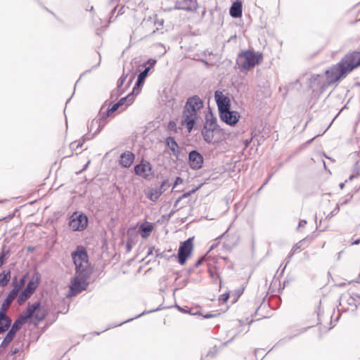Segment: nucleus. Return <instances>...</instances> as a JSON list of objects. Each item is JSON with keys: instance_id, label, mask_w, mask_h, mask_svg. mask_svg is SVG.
<instances>
[{"instance_id": "obj_1", "label": "nucleus", "mask_w": 360, "mask_h": 360, "mask_svg": "<svg viewBox=\"0 0 360 360\" xmlns=\"http://www.w3.org/2000/svg\"><path fill=\"white\" fill-rule=\"evenodd\" d=\"M360 67V51H352L344 56L335 65L331 66L323 75L326 83H323V88L341 80L354 69Z\"/></svg>"}, {"instance_id": "obj_2", "label": "nucleus", "mask_w": 360, "mask_h": 360, "mask_svg": "<svg viewBox=\"0 0 360 360\" xmlns=\"http://www.w3.org/2000/svg\"><path fill=\"white\" fill-rule=\"evenodd\" d=\"M202 108L203 102L199 96H193L187 99L181 117V124L187 129L188 132L195 127Z\"/></svg>"}, {"instance_id": "obj_3", "label": "nucleus", "mask_w": 360, "mask_h": 360, "mask_svg": "<svg viewBox=\"0 0 360 360\" xmlns=\"http://www.w3.org/2000/svg\"><path fill=\"white\" fill-rule=\"evenodd\" d=\"M360 305V292L349 290L341 295L339 298V304L337 307L338 316L335 321H338L340 315L346 312H354Z\"/></svg>"}, {"instance_id": "obj_4", "label": "nucleus", "mask_w": 360, "mask_h": 360, "mask_svg": "<svg viewBox=\"0 0 360 360\" xmlns=\"http://www.w3.org/2000/svg\"><path fill=\"white\" fill-rule=\"evenodd\" d=\"M262 58L260 53L251 50L243 51L238 55L236 64L240 70H249L257 65Z\"/></svg>"}, {"instance_id": "obj_5", "label": "nucleus", "mask_w": 360, "mask_h": 360, "mask_svg": "<svg viewBox=\"0 0 360 360\" xmlns=\"http://www.w3.org/2000/svg\"><path fill=\"white\" fill-rule=\"evenodd\" d=\"M201 134L204 141L210 144H217L229 139L231 134L224 129H202Z\"/></svg>"}, {"instance_id": "obj_6", "label": "nucleus", "mask_w": 360, "mask_h": 360, "mask_svg": "<svg viewBox=\"0 0 360 360\" xmlns=\"http://www.w3.org/2000/svg\"><path fill=\"white\" fill-rule=\"evenodd\" d=\"M72 257L75 265L76 271L89 272L87 267L88 255L83 246H78L75 252H72Z\"/></svg>"}, {"instance_id": "obj_7", "label": "nucleus", "mask_w": 360, "mask_h": 360, "mask_svg": "<svg viewBox=\"0 0 360 360\" xmlns=\"http://www.w3.org/2000/svg\"><path fill=\"white\" fill-rule=\"evenodd\" d=\"M89 275V272H84L82 271H76L75 276L71 282L70 290L74 295H77L82 291L86 290L88 282L87 279Z\"/></svg>"}, {"instance_id": "obj_8", "label": "nucleus", "mask_w": 360, "mask_h": 360, "mask_svg": "<svg viewBox=\"0 0 360 360\" xmlns=\"http://www.w3.org/2000/svg\"><path fill=\"white\" fill-rule=\"evenodd\" d=\"M87 225L88 218L84 214L75 212L70 217L69 226L72 231H82L86 229Z\"/></svg>"}, {"instance_id": "obj_9", "label": "nucleus", "mask_w": 360, "mask_h": 360, "mask_svg": "<svg viewBox=\"0 0 360 360\" xmlns=\"http://www.w3.org/2000/svg\"><path fill=\"white\" fill-rule=\"evenodd\" d=\"M193 250V239L188 238L183 242L178 252V260L180 264L184 265Z\"/></svg>"}, {"instance_id": "obj_10", "label": "nucleus", "mask_w": 360, "mask_h": 360, "mask_svg": "<svg viewBox=\"0 0 360 360\" xmlns=\"http://www.w3.org/2000/svg\"><path fill=\"white\" fill-rule=\"evenodd\" d=\"M219 114L220 119L226 124L234 126L239 120L240 115L238 112L231 110L230 108L225 110Z\"/></svg>"}, {"instance_id": "obj_11", "label": "nucleus", "mask_w": 360, "mask_h": 360, "mask_svg": "<svg viewBox=\"0 0 360 360\" xmlns=\"http://www.w3.org/2000/svg\"><path fill=\"white\" fill-rule=\"evenodd\" d=\"M152 166L150 162L142 160L141 163L134 167V172L136 175L144 179H148L151 174Z\"/></svg>"}, {"instance_id": "obj_12", "label": "nucleus", "mask_w": 360, "mask_h": 360, "mask_svg": "<svg viewBox=\"0 0 360 360\" xmlns=\"http://www.w3.org/2000/svg\"><path fill=\"white\" fill-rule=\"evenodd\" d=\"M188 163L191 169H199L203 164V157L197 150H192L188 155Z\"/></svg>"}, {"instance_id": "obj_13", "label": "nucleus", "mask_w": 360, "mask_h": 360, "mask_svg": "<svg viewBox=\"0 0 360 360\" xmlns=\"http://www.w3.org/2000/svg\"><path fill=\"white\" fill-rule=\"evenodd\" d=\"M216 103L217 104L219 113L230 108V99L224 96L221 91H217L214 94Z\"/></svg>"}, {"instance_id": "obj_14", "label": "nucleus", "mask_w": 360, "mask_h": 360, "mask_svg": "<svg viewBox=\"0 0 360 360\" xmlns=\"http://www.w3.org/2000/svg\"><path fill=\"white\" fill-rule=\"evenodd\" d=\"M105 124L106 120L103 117H101V115L99 114L98 117L94 119L90 124L88 125L89 132H93L94 135H96L100 132Z\"/></svg>"}, {"instance_id": "obj_15", "label": "nucleus", "mask_w": 360, "mask_h": 360, "mask_svg": "<svg viewBox=\"0 0 360 360\" xmlns=\"http://www.w3.org/2000/svg\"><path fill=\"white\" fill-rule=\"evenodd\" d=\"M323 83H326L323 75H313L309 79V86L314 91L320 89L321 92L325 91L327 88L322 86Z\"/></svg>"}, {"instance_id": "obj_16", "label": "nucleus", "mask_w": 360, "mask_h": 360, "mask_svg": "<svg viewBox=\"0 0 360 360\" xmlns=\"http://www.w3.org/2000/svg\"><path fill=\"white\" fill-rule=\"evenodd\" d=\"M39 306V302L33 304L28 303L27 308L20 314L19 317L26 323L29 319L34 316L36 309H37Z\"/></svg>"}, {"instance_id": "obj_17", "label": "nucleus", "mask_w": 360, "mask_h": 360, "mask_svg": "<svg viewBox=\"0 0 360 360\" xmlns=\"http://www.w3.org/2000/svg\"><path fill=\"white\" fill-rule=\"evenodd\" d=\"M41 281V275L39 272H34L31 279L28 281L26 287L24 288L31 295L34 293L35 290L39 285Z\"/></svg>"}, {"instance_id": "obj_18", "label": "nucleus", "mask_w": 360, "mask_h": 360, "mask_svg": "<svg viewBox=\"0 0 360 360\" xmlns=\"http://www.w3.org/2000/svg\"><path fill=\"white\" fill-rule=\"evenodd\" d=\"M202 129H221L217 124V118L213 115L212 112H208L205 115V122Z\"/></svg>"}, {"instance_id": "obj_19", "label": "nucleus", "mask_w": 360, "mask_h": 360, "mask_svg": "<svg viewBox=\"0 0 360 360\" xmlns=\"http://www.w3.org/2000/svg\"><path fill=\"white\" fill-rule=\"evenodd\" d=\"M230 15L234 18H238L242 16L243 13V5L240 0L235 1L229 10Z\"/></svg>"}, {"instance_id": "obj_20", "label": "nucleus", "mask_w": 360, "mask_h": 360, "mask_svg": "<svg viewBox=\"0 0 360 360\" xmlns=\"http://www.w3.org/2000/svg\"><path fill=\"white\" fill-rule=\"evenodd\" d=\"M134 160V155L131 152L124 153L120 156V164L125 168L129 167Z\"/></svg>"}, {"instance_id": "obj_21", "label": "nucleus", "mask_w": 360, "mask_h": 360, "mask_svg": "<svg viewBox=\"0 0 360 360\" xmlns=\"http://www.w3.org/2000/svg\"><path fill=\"white\" fill-rule=\"evenodd\" d=\"M165 143L172 151V154L176 157H178L180 153V150L179 147L174 139L172 136H169L166 139Z\"/></svg>"}, {"instance_id": "obj_22", "label": "nucleus", "mask_w": 360, "mask_h": 360, "mask_svg": "<svg viewBox=\"0 0 360 360\" xmlns=\"http://www.w3.org/2000/svg\"><path fill=\"white\" fill-rule=\"evenodd\" d=\"M127 77V75H123L118 79L117 89L114 90L112 92V97H113V96L118 97L120 95H121L124 91V89L122 88V86H123L124 83L125 82Z\"/></svg>"}, {"instance_id": "obj_23", "label": "nucleus", "mask_w": 360, "mask_h": 360, "mask_svg": "<svg viewBox=\"0 0 360 360\" xmlns=\"http://www.w3.org/2000/svg\"><path fill=\"white\" fill-rule=\"evenodd\" d=\"M162 193L163 190L161 188H153L147 192L146 195L151 201L156 202Z\"/></svg>"}, {"instance_id": "obj_24", "label": "nucleus", "mask_w": 360, "mask_h": 360, "mask_svg": "<svg viewBox=\"0 0 360 360\" xmlns=\"http://www.w3.org/2000/svg\"><path fill=\"white\" fill-rule=\"evenodd\" d=\"M11 273L10 270H4L0 274V286L5 287L11 280Z\"/></svg>"}, {"instance_id": "obj_25", "label": "nucleus", "mask_w": 360, "mask_h": 360, "mask_svg": "<svg viewBox=\"0 0 360 360\" xmlns=\"http://www.w3.org/2000/svg\"><path fill=\"white\" fill-rule=\"evenodd\" d=\"M134 94L133 92H131V93L129 94L127 96L120 98L117 103H120V107L125 105V107L124 108V109L126 107L131 105L134 102Z\"/></svg>"}, {"instance_id": "obj_26", "label": "nucleus", "mask_w": 360, "mask_h": 360, "mask_svg": "<svg viewBox=\"0 0 360 360\" xmlns=\"http://www.w3.org/2000/svg\"><path fill=\"white\" fill-rule=\"evenodd\" d=\"M94 136L95 135H94V134H85V135L83 136L82 141H79V142L75 141V142L71 143H70V148L72 150H75V149H77L79 148H82V146L83 145V143L84 141L93 139Z\"/></svg>"}, {"instance_id": "obj_27", "label": "nucleus", "mask_w": 360, "mask_h": 360, "mask_svg": "<svg viewBox=\"0 0 360 360\" xmlns=\"http://www.w3.org/2000/svg\"><path fill=\"white\" fill-rule=\"evenodd\" d=\"M25 283V276L20 279L18 282L16 281V278H15L13 281V288L11 290V292H15V294L18 295V292L22 288Z\"/></svg>"}, {"instance_id": "obj_28", "label": "nucleus", "mask_w": 360, "mask_h": 360, "mask_svg": "<svg viewBox=\"0 0 360 360\" xmlns=\"http://www.w3.org/2000/svg\"><path fill=\"white\" fill-rule=\"evenodd\" d=\"M119 108H120V103L117 102L115 104H113L111 107L106 109L105 112L103 111V108H101V110L100 112V115H101V117H103L105 120L107 117L112 112L116 111Z\"/></svg>"}, {"instance_id": "obj_29", "label": "nucleus", "mask_w": 360, "mask_h": 360, "mask_svg": "<svg viewBox=\"0 0 360 360\" xmlns=\"http://www.w3.org/2000/svg\"><path fill=\"white\" fill-rule=\"evenodd\" d=\"M16 333L14 332L12 330H9L6 335L5 336L4 339L3 340L1 347H7L10 342L13 340V338L15 337Z\"/></svg>"}, {"instance_id": "obj_30", "label": "nucleus", "mask_w": 360, "mask_h": 360, "mask_svg": "<svg viewBox=\"0 0 360 360\" xmlns=\"http://www.w3.org/2000/svg\"><path fill=\"white\" fill-rule=\"evenodd\" d=\"M46 311L45 309L41 307V305L36 309V311L34 314V318L37 321V322H40L43 321L46 317Z\"/></svg>"}, {"instance_id": "obj_31", "label": "nucleus", "mask_w": 360, "mask_h": 360, "mask_svg": "<svg viewBox=\"0 0 360 360\" xmlns=\"http://www.w3.org/2000/svg\"><path fill=\"white\" fill-rule=\"evenodd\" d=\"M16 296L17 295L15 294V292L10 291V292L8 293V295H7L6 299L4 300V302H3V304H2L1 307H4V308H6V309L7 310L8 307L13 302L14 299L16 297Z\"/></svg>"}, {"instance_id": "obj_32", "label": "nucleus", "mask_w": 360, "mask_h": 360, "mask_svg": "<svg viewBox=\"0 0 360 360\" xmlns=\"http://www.w3.org/2000/svg\"><path fill=\"white\" fill-rule=\"evenodd\" d=\"M154 23L155 25H157L160 27H162L164 24V20L163 19H157L154 22L152 20L151 18H149L148 19H144L141 22L142 27L148 26V25H151Z\"/></svg>"}, {"instance_id": "obj_33", "label": "nucleus", "mask_w": 360, "mask_h": 360, "mask_svg": "<svg viewBox=\"0 0 360 360\" xmlns=\"http://www.w3.org/2000/svg\"><path fill=\"white\" fill-rule=\"evenodd\" d=\"M150 71V68H145L144 70L141 72L139 75H138V79L136 83V86L141 85L148 76V72Z\"/></svg>"}, {"instance_id": "obj_34", "label": "nucleus", "mask_w": 360, "mask_h": 360, "mask_svg": "<svg viewBox=\"0 0 360 360\" xmlns=\"http://www.w3.org/2000/svg\"><path fill=\"white\" fill-rule=\"evenodd\" d=\"M24 323H25V322L18 316V318L15 321V322L13 323L10 329L17 333L21 328L22 326Z\"/></svg>"}, {"instance_id": "obj_35", "label": "nucleus", "mask_w": 360, "mask_h": 360, "mask_svg": "<svg viewBox=\"0 0 360 360\" xmlns=\"http://www.w3.org/2000/svg\"><path fill=\"white\" fill-rule=\"evenodd\" d=\"M31 295H32L30 292H28L27 290L24 289L18 295V302H19V304H22L28 298H30Z\"/></svg>"}, {"instance_id": "obj_36", "label": "nucleus", "mask_w": 360, "mask_h": 360, "mask_svg": "<svg viewBox=\"0 0 360 360\" xmlns=\"http://www.w3.org/2000/svg\"><path fill=\"white\" fill-rule=\"evenodd\" d=\"M141 230L143 232L142 236L143 238H146L150 234V233L152 231L153 225L151 224H148L146 226L141 225Z\"/></svg>"}, {"instance_id": "obj_37", "label": "nucleus", "mask_w": 360, "mask_h": 360, "mask_svg": "<svg viewBox=\"0 0 360 360\" xmlns=\"http://www.w3.org/2000/svg\"><path fill=\"white\" fill-rule=\"evenodd\" d=\"M6 309L4 307L0 308V322L7 321H8V322H11V319L6 314Z\"/></svg>"}, {"instance_id": "obj_38", "label": "nucleus", "mask_w": 360, "mask_h": 360, "mask_svg": "<svg viewBox=\"0 0 360 360\" xmlns=\"http://www.w3.org/2000/svg\"><path fill=\"white\" fill-rule=\"evenodd\" d=\"M11 325V322L7 321H1L0 322V334L6 332L8 330Z\"/></svg>"}, {"instance_id": "obj_39", "label": "nucleus", "mask_w": 360, "mask_h": 360, "mask_svg": "<svg viewBox=\"0 0 360 360\" xmlns=\"http://www.w3.org/2000/svg\"><path fill=\"white\" fill-rule=\"evenodd\" d=\"M4 248H3L2 251L0 254V267L4 264L6 261V256L9 254V250H5Z\"/></svg>"}, {"instance_id": "obj_40", "label": "nucleus", "mask_w": 360, "mask_h": 360, "mask_svg": "<svg viewBox=\"0 0 360 360\" xmlns=\"http://www.w3.org/2000/svg\"><path fill=\"white\" fill-rule=\"evenodd\" d=\"M186 2H176L174 6V9L176 10H190V8L186 6L185 4Z\"/></svg>"}, {"instance_id": "obj_41", "label": "nucleus", "mask_w": 360, "mask_h": 360, "mask_svg": "<svg viewBox=\"0 0 360 360\" xmlns=\"http://www.w3.org/2000/svg\"><path fill=\"white\" fill-rule=\"evenodd\" d=\"M158 309H155V310H151V311H143V312H142L141 314H140L137 315L136 317H134V318H131V319H128V320H127V321H123V322L120 323V324H118L117 326H121V325H122V324H123V323H127V322H129V321H131L134 320V319L139 318V317H141V316L144 315L145 314H147V313H149V312H151V311H157Z\"/></svg>"}, {"instance_id": "obj_42", "label": "nucleus", "mask_w": 360, "mask_h": 360, "mask_svg": "<svg viewBox=\"0 0 360 360\" xmlns=\"http://www.w3.org/2000/svg\"><path fill=\"white\" fill-rule=\"evenodd\" d=\"M191 192H187V193H185L184 194H182L181 196H179L177 200H176L175 203H174V207H176L177 205H178V203L184 198H188L190 195H191Z\"/></svg>"}, {"instance_id": "obj_43", "label": "nucleus", "mask_w": 360, "mask_h": 360, "mask_svg": "<svg viewBox=\"0 0 360 360\" xmlns=\"http://www.w3.org/2000/svg\"><path fill=\"white\" fill-rule=\"evenodd\" d=\"M243 289L238 288L236 290L233 294V296H234L233 302H236L238 297L243 294Z\"/></svg>"}, {"instance_id": "obj_44", "label": "nucleus", "mask_w": 360, "mask_h": 360, "mask_svg": "<svg viewBox=\"0 0 360 360\" xmlns=\"http://www.w3.org/2000/svg\"><path fill=\"white\" fill-rule=\"evenodd\" d=\"M156 63H157L156 59L150 58L146 62V63L144 65H148L149 66L147 67L146 68H150V70L151 68H153L154 67V65L156 64Z\"/></svg>"}, {"instance_id": "obj_45", "label": "nucleus", "mask_w": 360, "mask_h": 360, "mask_svg": "<svg viewBox=\"0 0 360 360\" xmlns=\"http://www.w3.org/2000/svg\"><path fill=\"white\" fill-rule=\"evenodd\" d=\"M229 297V293L225 292L219 297V300L220 302H226L228 300Z\"/></svg>"}, {"instance_id": "obj_46", "label": "nucleus", "mask_w": 360, "mask_h": 360, "mask_svg": "<svg viewBox=\"0 0 360 360\" xmlns=\"http://www.w3.org/2000/svg\"><path fill=\"white\" fill-rule=\"evenodd\" d=\"M302 240L300 241L299 243H296L293 247H292V249L291 250L292 252V255L295 252L297 251V250L300 249L301 248V243H302Z\"/></svg>"}, {"instance_id": "obj_47", "label": "nucleus", "mask_w": 360, "mask_h": 360, "mask_svg": "<svg viewBox=\"0 0 360 360\" xmlns=\"http://www.w3.org/2000/svg\"><path fill=\"white\" fill-rule=\"evenodd\" d=\"M182 183H183V179L179 176L176 177L174 181V185H173V188H174L177 185L182 184Z\"/></svg>"}, {"instance_id": "obj_48", "label": "nucleus", "mask_w": 360, "mask_h": 360, "mask_svg": "<svg viewBox=\"0 0 360 360\" xmlns=\"http://www.w3.org/2000/svg\"><path fill=\"white\" fill-rule=\"evenodd\" d=\"M273 176V174H270L269 175V176L266 178V181H264V183L262 185V186L259 188V191L262 190L264 186L265 185L270 181V179H271Z\"/></svg>"}, {"instance_id": "obj_49", "label": "nucleus", "mask_w": 360, "mask_h": 360, "mask_svg": "<svg viewBox=\"0 0 360 360\" xmlns=\"http://www.w3.org/2000/svg\"><path fill=\"white\" fill-rule=\"evenodd\" d=\"M307 224V221L305 219H302L299 221L298 226L297 229L298 230L300 228L304 227Z\"/></svg>"}, {"instance_id": "obj_50", "label": "nucleus", "mask_w": 360, "mask_h": 360, "mask_svg": "<svg viewBox=\"0 0 360 360\" xmlns=\"http://www.w3.org/2000/svg\"><path fill=\"white\" fill-rule=\"evenodd\" d=\"M167 184H168V181L165 180L162 181V183L159 188H161V190H163V192H164L166 190L165 186H167Z\"/></svg>"}, {"instance_id": "obj_51", "label": "nucleus", "mask_w": 360, "mask_h": 360, "mask_svg": "<svg viewBox=\"0 0 360 360\" xmlns=\"http://www.w3.org/2000/svg\"><path fill=\"white\" fill-rule=\"evenodd\" d=\"M250 142H251V139H246V140L243 141L245 148H247L249 146V144L250 143Z\"/></svg>"}, {"instance_id": "obj_52", "label": "nucleus", "mask_w": 360, "mask_h": 360, "mask_svg": "<svg viewBox=\"0 0 360 360\" xmlns=\"http://www.w3.org/2000/svg\"><path fill=\"white\" fill-rule=\"evenodd\" d=\"M214 316H215V314H210V313H208V314L205 315V318H206V319L212 318Z\"/></svg>"}, {"instance_id": "obj_53", "label": "nucleus", "mask_w": 360, "mask_h": 360, "mask_svg": "<svg viewBox=\"0 0 360 360\" xmlns=\"http://www.w3.org/2000/svg\"><path fill=\"white\" fill-rule=\"evenodd\" d=\"M348 181V180H345V182H342V183H340L339 186L340 188V189H343V188L345 187V184Z\"/></svg>"}, {"instance_id": "obj_54", "label": "nucleus", "mask_w": 360, "mask_h": 360, "mask_svg": "<svg viewBox=\"0 0 360 360\" xmlns=\"http://www.w3.org/2000/svg\"><path fill=\"white\" fill-rule=\"evenodd\" d=\"M202 261H203V259H202V258L199 259L197 261L196 264H195V266H198L202 263Z\"/></svg>"}, {"instance_id": "obj_55", "label": "nucleus", "mask_w": 360, "mask_h": 360, "mask_svg": "<svg viewBox=\"0 0 360 360\" xmlns=\"http://www.w3.org/2000/svg\"><path fill=\"white\" fill-rule=\"evenodd\" d=\"M359 243H360V240H359V239H357V240H354V242H352V243H351V245H357V244H359Z\"/></svg>"}, {"instance_id": "obj_56", "label": "nucleus", "mask_w": 360, "mask_h": 360, "mask_svg": "<svg viewBox=\"0 0 360 360\" xmlns=\"http://www.w3.org/2000/svg\"><path fill=\"white\" fill-rule=\"evenodd\" d=\"M343 251H340L338 253V259H340Z\"/></svg>"}, {"instance_id": "obj_57", "label": "nucleus", "mask_w": 360, "mask_h": 360, "mask_svg": "<svg viewBox=\"0 0 360 360\" xmlns=\"http://www.w3.org/2000/svg\"><path fill=\"white\" fill-rule=\"evenodd\" d=\"M354 178V175H351L347 180H348V181H352Z\"/></svg>"}, {"instance_id": "obj_58", "label": "nucleus", "mask_w": 360, "mask_h": 360, "mask_svg": "<svg viewBox=\"0 0 360 360\" xmlns=\"http://www.w3.org/2000/svg\"><path fill=\"white\" fill-rule=\"evenodd\" d=\"M158 30V28H157L156 30H153V32H151V34H154L156 32V30Z\"/></svg>"}, {"instance_id": "obj_59", "label": "nucleus", "mask_w": 360, "mask_h": 360, "mask_svg": "<svg viewBox=\"0 0 360 360\" xmlns=\"http://www.w3.org/2000/svg\"><path fill=\"white\" fill-rule=\"evenodd\" d=\"M123 9V7H121L120 10L119 11L118 13H121V10Z\"/></svg>"}, {"instance_id": "obj_60", "label": "nucleus", "mask_w": 360, "mask_h": 360, "mask_svg": "<svg viewBox=\"0 0 360 360\" xmlns=\"http://www.w3.org/2000/svg\"><path fill=\"white\" fill-rule=\"evenodd\" d=\"M227 231H228V230H227V231H226L224 234H222V236H221V237L224 236V234H225Z\"/></svg>"}, {"instance_id": "obj_61", "label": "nucleus", "mask_w": 360, "mask_h": 360, "mask_svg": "<svg viewBox=\"0 0 360 360\" xmlns=\"http://www.w3.org/2000/svg\"><path fill=\"white\" fill-rule=\"evenodd\" d=\"M18 352V349H15L13 353H16Z\"/></svg>"}, {"instance_id": "obj_62", "label": "nucleus", "mask_w": 360, "mask_h": 360, "mask_svg": "<svg viewBox=\"0 0 360 360\" xmlns=\"http://www.w3.org/2000/svg\"><path fill=\"white\" fill-rule=\"evenodd\" d=\"M88 164H89V162H87V164L86 165L85 167H87Z\"/></svg>"}, {"instance_id": "obj_63", "label": "nucleus", "mask_w": 360, "mask_h": 360, "mask_svg": "<svg viewBox=\"0 0 360 360\" xmlns=\"http://www.w3.org/2000/svg\"><path fill=\"white\" fill-rule=\"evenodd\" d=\"M112 1H117L118 0H112Z\"/></svg>"}]
</instances>
